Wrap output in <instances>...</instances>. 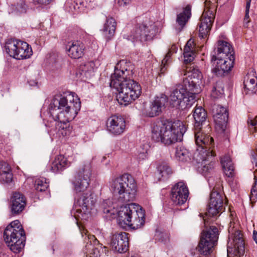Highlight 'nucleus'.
Wrapping results in <instances>:
<instances>
[{
	"label": "nucleus",
	"instance_id": "nucleus-1",
	"mask_svg": "<svg viewBox=\"0 0 257 257\" xmlns=\"http://www.w3.org/2000/svg\"><path fill=\"white\" fill-rule=\"evenodd\" d=\"M81 108L79 98L74 92H68L55 96L49 106V114L56 121L55 127L51 128L50 135L60 137L70 133L68 122L73 120Z\"/></svg>",
	"mask_w": 257,
	"mask_h": 257
},
{
	"label": "nucleus",
	"instance_id": "nucleus-2",
	"mask_svg": "<svg viewBox=\"0 0 257 257\" xmlns=\"http://www.w3.org/2000/svg\"><path fill=\"white\" fill-rule=\"evenodd\" d=\"M133 67L130 62L119 61L111 75L110 86L116 90L117 100L120 105H126L137 99L141 93V87L133 79Z\"/></svg>",
	"mask_w": 257,
	"mask_h": 257
},
{
	"label": "nucleus",
	"instance_id": "nucleus-3",
	"mask_svg": "<svg viewBox=\"0 0 257 257\" xmlns=\"http://www.w3.org/2000/svg\"><path fill=\"white\" fill-rule=\"evenodd\" d=\"M110 202H111L109 199L103 201V212L111 215L117 212L118 223L121 227L124 228L127 226L137 229L144 226L145 222V213L141 206L135 203L127 204L120 206L116 211L115 210L116 206L114 204H113V206H109L108 208L106 207Z\"/></svg>",
	"mask_w": 257,
	"mask_h": 257
},
{
	"label": "nucleus",
	"instance_id": "nucleus-4",
	"mask_svg": "<svg viewBox=\"0 0 257 257\" xmlns=\"http://www.w3.org/2000/svg\"><path fill=\"white\" fill-rule=\"evenodd\" d=\"M186 131L185 125L180 120L159 121L153 124L152 138L156 142L170 145L181 141Z\"/></svg>",
	"mask_w": 257,
	"mask_h": 257
},
{
	"label": "nucleus",
	"instance_id": "nucleus-5",
	"mask_svg": "<svg viewBox=\"0 0 257 257\" xmlns=\"http://www.w3.org/2000/svg\"><path fill=\"white\" fill-rule=\"evenodd\" d=\"M195 139L197 148L194 153L193 159L197 164H200L198 167H201L203 172H209L214 166V163L211 160L208 164L206 163L214 156L211 150L214 145L213 139L200 127L195 128Z\"/></svg>",
	"mask_w": 257,
	"mask_h": 257
},
{
	"label": "nucleus",
	"instance_id": "nucleus-6",
	"mask_svg": "<svg viewBox=\"0 0 257 257\" xmlns=\"http://www.w3.org/2000/svg\"><path fill=\"white\" fill-rule=\"evenodd\" d=\"M109 188L118 202L126 203L133 201L137 194V184L133 177L124 174L119 177H112L109 182Z\"/></svg>",
	"mask_w": 257,
	"mask_h": 257
},
{
	"label": "nucleus",
	"instance_id": "nucleus-7",
	"mask_svg": "<svg viewBox=\"0 0 257 257\" xmlns=\"http://www.w3.org/2000/svg\"><path fill=\"white\" fill-rule=\"evenodd\" d=\"M4 237L10 249L14 253L20 252L24 248L25 233L20 222L12 221L6 228Z\"/></svg>",
	"mask_w": 257,
	"mask_h": 257
},
{
	"label": "nucleus",
	"instance_id": "nucleus-8",
	"mask_svg": "<svg viewBox=\"0 0 257 257\" xmlns=\"http://www.w3.org/2000/svg\"><path fill=\"white\" fill-rule=\"evenodd\" d=\"M195 93L183 85H179L170 95V105L177 109L184 110L190 108L195 101Z\"/></svg>",
	"mask_w": 257,
	"mask_h": 257
},
{
	"label": "nucleus",
	"instance_id": "nucleus-9",
	"mask_svg": "<svg viewBox=\"0 0 257 257\" xmlns=\"http://www.w3.org/2000/svg\"><path fill=\"white\" fill-rule=\"evenodd\" d=\"M96 201V195L91 191L82 193L77 198L76 202L79 208L74 213L76 219L88 220Z\"/></svg>",
	"mask_w": 257,
	"mask_h": 257
},
{
	"label": "nucleus",
	"instance_id": "nucleus-10",
	"mask_svg": "<svg viewBox=\"0 0 257 257\" xmlns=\"http://www.w3.org/2000/svg\"><path fill=\"white\" fill-rule=\"evenodd\" d=\"M228 240L227 243V256L230 254L240 256L244 251V243L240 231L235 228L234 223H230L228 227Z\"/></svg>",
	"mask_w": 257,
	"mask_h": 257
},
{
	"label": "nucleus",
	"instance_id": "nucleus-11",
	"mask_svg": "<svg viewBox=\"0 0 257 257\" xmlns=\"http://www.w3.org/2000/svg\"><path fill=\"white\" fill-rule=\"evenodd\" d=\"M5 49L11 57L18 60L28 59L33 54L31 46L19 40H9L6 44Z\"/></svg>",
	"mask_w": 257,
	"mask_h": 257
},
{
	"label": "nucleus",
	"instance_id": "nucleus-12",
	"mask_svg": "<svg viewBox=\"0 0 257 257\" xmlns=\"http://www.w3.org/2000/svg\"><path fill=\"white\" fill-rule=\"evenodd\" d=\"M158 33V29L152 22L143 23L132 32L128 38L134 42L135 41H147L152 40Z\"/></svg>",
	"mask_w": 257,
	"mask_h": 257
},
{
	"label": "nucleus",
	"instance_id": "nucleus-13",
	"mask_svg": "<svg viewBox=\"0 0 257 257\" xmlns=\"http://www.w3.org/2000/svg\"><path fill=\"white\" fill-rule=\"evenodd\" d=\"M205 7L199 26V36L201 38H204L209 33L215 18V4L211 2V0H206Z\"/></svg>",
	"mask_w": 257,
	"mask_h": 257
},
{
	"label": "nucleus",
	"instance_id": "nucleus-14",
	"mask_svg": "<svg viewBox=\"0 0 257 257\" xmlns=\"http://www.w3.org/2000/svg\"><path fill=\"white\" fill-rule=\"evenodd\" d=\"M217 239L218 229L215 226H211L208 230L203 231L202 233L197 249L200 254L208 255Z\"/></svg>",
	"mask_w": 257,
	"mask_h": 257
},
{
	"label": "nucleus",
	"instance_id": "nucleus-15",
	"mask_svg": "<svg viewBox=\"0 0 257 257\" xmlns=\"http://www.w3.org/2000/svg\"><path fill=\"white\" fill-rule=\"evenodd\" d=\"M91 175V165L89 163L81 167L73 181L74 190L79 192L85 191L89 185Z\"/></svg>",
	"mask_w": 257,
	"mask_h": 257
},
{
	"label": "nucleus",
	"instance_id": "nucleus-16",
	"mask_svg": "<svg viewBox=\"0 0 257 257\" xmlns=\"http://www.w3.org/2000/svg\"><path fill=\"white\" fill-rule=\"evenodd\" d=\"M184 75H186L183 80L185 87L192 91L193 93L198 94L201 91V85L202 84V75L196 68H190Z\"/></svg>",
	"mask_w": 257,
	"mask_h": 257
},
{
	"label": "nucleus",
	"instance_id": "nucleus-17",
	"mask_svg": "<svg viewBox=\"0 0 257 257\" xmlns=\"http://www.w3.org/2000/svg\"><path fill=\"white\" fill-rule=\"evenodd\" d=\"M234 56L230 55V57H224L218 58L212 56V62L216 61L215 67L213 69V72L218 76H223L225 73L228 72L233 67Z\"/></svg>",
	"mask_w": 257,
	"mask_h": 257
},
{
	"label": "nucleus",
	"instance_id": "nucleus-18",
	"mask_svg": "<svg viewBox=\"0 0 257 257\" xmlns=\"http://www.w3.org/2000/svg\"><path fill=\"white\" fill-rule=\"evenodd\" d=\"M107 131L114 136L122 134L126 128L125 120L120 115H112L108 118L106 123Z\"/></svg>",
	"mask_w": 257,
	"mask_h": 257
},
{
	"label": "nucleus",
	"instance_id": "nucleus-19",
	"mask_svg": "<svg viewBox=\"0 0 257 257\" xmlns=\"http://www.w3.org/2000/svg\"><path fill=\"white\" fill-rule=\"evenodd\" d=\"M168 101V98L163 94L155 97L151 102L149 107L145 110L144 115L150 117L159 115L165 108Z\"/></svg>",
	"mask_w": 257,
	"mask_h": 257
},
{
	"label": "nucleus",
	"instance_id": "nucleus-20",
	"mask_svg": "<svg viewBox=\"0 0 257 257\" xmlns=\"http://www.w3.org/2000/svg\"><path fill=\"white\" fill-rule=\"evenodd\" d=\"M213 116L216 129L221 133L224 132L228 117L226 108L219 105H215L213 108Z\"/></svg>",
	"mask_w": 257,
	"mask_h": 257
},
{
	"label": "nucleus",
	"instance_id": "nucleus-21",
	"mask_svg": "<svg viewBox=\"0 0 257 257\" xmlns=\"http://www.w3.org/2000/svg\"><path fill=\"white\" fill-rule=\"evenodd\" d=\"M189 190L186 184L183 182L176 184L172 188L171 200L176 205H182L188 199Z\"/></svg>",
	"mask_w": 257,
	"mask_h": 257
},
{
	"label": "nucleus",
	"instance_id": "nucleus-22",
	"mask_svg": "<svg viewBox=\"0 0 257 257\" xmlns=\"http://www.w3.org/2000/svg\"><path fill=\"white\" fill-rule=\"evenodd\" d=\"M223 204V196L217 191H212L208 204V214L214 216L222 212L224 210Z\"/></svg>",
	"mask_w": 257,
	"mask_h": 257
},
{
	"label": "nucleus",
	"instance_id": "nucleus-23",
	"mask_svg": "<svg viewBox=\"0 0 257 257\" xmlns=\"http://www.w3.org/2000/svg\"><path fill=\"white\" fill-rule=\"evenodd\" d=\"M125 232L112 235L110 242L112 249L119 253H124L128 250V239Z\"/></svg>",
	"mask_w": 257,
	"mask_h": 257
},
{
	"label": "nucleus",
	"instance_id": "nucleus-24",
	"mask_svg": "<svg viewBox=\"0 0 257 257\" xmlns=\"http://www.w3.org/2000/svg\"><path fill=\"white\" fill-rule=\"evenodd\" d=\"M85 47L80 41H72L68 43L66 51L69 57L72 59H79L84 55Z\"/></svg>",
	"mask_w": 257,
	"mask_h": 257
},
{
	"label": "nucleus",
	"instance_id": "nucleus-25",
	"mask_svg": "<svg viewBox=\"0 0 257 257\" xmlns=\"http://www.w3.org/2000/svg\"><path fill=\"white\" fill-rule=\"evenodd\" d=\"M214 54L212 56L218 58L224 57H230V55L234 56V51L232 46L224 40H219L217 44V49L214 50Z\"/></svg>",
	"mask_w": 257,
	"mask_h": 257
},
{
	"label": "nucleus",
	"instance_id": "nucleus-26",
	"mask_svg": "<svg viewBox=\"0 0 257 257\" xmlns=\"http://www.w3.org/2000/svg\"><path fill=\"white\" fill-rule=\"evenodd\" d=\"M11 201V211L13 213L18 214L24 210L26 202L22 194L17 192L14 193Z\"/></svg>",
	"mask_w": 257,
	"mask_h": 257
},
{
	"label": "nucleus",
	"instance_id": "nucleus-27",
	"mask_svg": "<svg viewBox=\"0 0 257 257\" xmlns=\"http://www.w3.org/2000/svg\"><path fill=\"white\" fill-rule=\"evenodd\" d=\"M116 23L112 17L106 18L102 28L100 30L103 35L107 40H110L114 35Z\"/></svg>",
	"mask_w": 257,
	"mask_h": 257
},
{
	"label": "nucleus",
	"instance_id": "nucleus-28",
	"mask_svg": "<svg viewBox=\"0 0 257 257\" xmlns=\"http://www.w3.org/2000/svg\"><path fill=\"white\" fill-rule=\"evenodd\" d=\"M70 163L63 155H59L55 157L50 167L51 171L53 173L61 171L70 166Z\"/></svg>",
	"mask_w": 257,
	"mask_h": 257
},
{
	"label": "nucleus",
	"instance_id": "nucleus-29",
	"mask_svg": "<svg viewBox=\"0 0 257 257\" xmlns=\"http://www.w3.org/2000/svg\"><path fill=\"white\" fill-rule=\"evenodd\" d=\"M195 51L194 41L192 39H190L184 48V61L185 64L190 63L194 59Z\"/></svg>",
	"mask_w": 257,
	"mask_h": 257
},
{
	"label": "nucleus",
	"instance_id": "nucleus-30",
	"mask_svg": "<svg viewBox=\"0 0 257 257\" xmlns=\"http://www.w3.org/2000/svg\"><path fill=\"white\" fill-rule=\"evenodd\" d=\"M13 180L11 167L5 162H0V182L10 183Z\"/></svg>",
	"mask_w": 257,
	"mask_h": 257
},
{
	"label": "nucleus",
	"instance_id": "nucleus-31",
	"mask_svg": "<svg viewBox=\"0 0 257 257\" xmlns=\"http://www.w3.org/2000/svg\"><path fill=\"white\" fill-rule=\"evenodd\" d=\"M220 161L225 174L228 177H232L234 167L230 156L228 155L223 156L221 158Z\"/></svg>",
	"mask_w": 257,
	"mask_h": 257
},
{
	"label": "nucleus",
	"instance_id": "nucleus-32",
	"mask_svg": "<svg viewBox=\"0 0 257 257\" xmlns=\"http://www.w3.org/2000/svg\"><path fill=\"white\" fill-rule=\"evenodd\" d=\"M193 117L195 120V128L200 127V125L205 121L206 113L202 106L196 107L193 113Z\"/></svg>",
	"mask_w": 257,
	"mask_h": 257
},
{
	"label": "nucleus",
	"instance_id": "nucleus-33",
	"mask_svg": "<svg viewBox=\"0 0 257 257\" xmlns=\"http://www.w3.org/2000/svg\"><path fill=\"white\" fill-rule=\"evenodd\" d=\"M191 154L184 147H178L175 153L176 159L180 162H188L191 160Z\"/></svg>",
	"mask_w": 257,
	"mask_h": 257
},
{
	"label": "nucleus",
	"instance_id": "nucleus-34",
	"mask_svg": "<svg viewBox=\"0 0 257 257\" xmlns=\"http://www.w3.org/2000/svg\"><path fill=\"white\" fill-rule=\"evenodd\" d=\"M158 174L157 177L159 180H165L167 179L172 174V170L166 164H162L158 167Z\"/></svg>",
	"mask_w": 257,
	"mask_h": 257
},
{
	"label": "nucleus",
	"instance_id": "nucleus-35",
	"mask_svg": "<svg viewBox=\"0 0 257 257\" xmlns=\"http://www.w3.org/2000/svg\"><path fill=\"white\" fill-rule=\"evenodd\" d=\"M191 16V8L187 6L184 9L183 12L177 16V22L181 28H183L190 18Z\"/></svg>",
	"mask_w": 257,
	"mask_h": 257
},
{
	"label": "nucleus",
	"instance_id": "nucleus-36",
	"mask_svg": "<svg viewBox=\"0 0 257 257\" xmlns=\"http://www.w3.org/2000/svg\"><path fill=\"white\" fill-rule=\"evenodd\" d=\"M96 68L97 66L94 62L90 61L86 62L84 65L80 66V69L82 71L80 74L81 75H85L86 77H90Z\"/></svg>",
	"mask_w": 257,
	"mask_h": 257
},
{
	"label": "nucleus",
	"instance_id": "nucleus-37",
	"mask_svg": "<svg viewBox=\"0 0 257 257\" xmlns=\"http://www.w3.org/2000/svg\"><path fill=\"white\" fill-rule=\"evenodd\" d=\"M224 94V86L221 81L217 82L212 88L211 96L212 98H218Z\"/></svg>",
	"mask_w": 257,
	"mask_h": 257
},
{
	"label": "nucleus",
	"instance_id": "nucleus-38",
	"mask_svg": "<svg viewBox=\"0 0 257 257\" xmlns=\"http://www.w3.org/2000/svg\"><path fill=\"white\" fill-rule=\"evenodd\" d=\"M244 88L247 90L248 93H254L257 90L256 78L246 79L244 82Z\"/></svg>",
	"mask_w": 257,
	"mask_h": 257
},
{
	"label": "nucleus",
	"instance_id": "nucleus-39",
	"mask_svg": "<svg viewBox=\"0 0 257 257\" xmlns=\"http://www.w3.org/2000/svg\"><path fill=\"white\" fill-rule=\"evenodd\" d=\"M49 186L48 180L44 177L40 178L35 181V188L39 192L45 191Z\"/></svg>",
	"mask_w": 257,
	"mask_h": 257
},
{
	"label": "nucleus",
	"instance_id": "nucleus-40",
	"mask_svg": "<svg viewBox=\"0 0 257 257\" xmlns=\"http://www.w3.org/2000/svg\"><path fill=\"white\" fill-rule=\"evenodd\" d=\"M178 50V47L176 45H173L171 48L170 49L168 53L166 55L165 57L162 61V65H164L163 67L161 68V72L163 73L164 72V67H165V64L167 63L169 59L171 57V55L173 53H176Z\"/></svg>",
	"mask_w": 257,
	"mask_h": 257
},
{
	"label": "nucleus",
	"instance_id": "nucleus-41",
	"mask_svg": "<svg viewBox=\"0 0 257 257\" xmlns=\"http://www.w3.org/2000/svg\"><path fill=\"white\" fill-rule=\"evenodd\" d=\"M257 124V116L255 117L248 116L247 124L250 132L254 133L257 131V127L255 126Z\"/></svg>",
	"mask_w": 257,
	"mask_h": 257
},
{
	"label": "nucleus",
	"instance_id": "nucleus-42",
	"mask_svg": "<svg viewBox=\"0 0 257 257\" xmlns=\"http://www.w3.org/2000/svg\"><path fill=\"white\" fill-rule=\"evenodd\" d=\"M142 151H140L138 155L139 161H142L148 158L149 146L148 145H144Z\"/></svg>",
	"mask_w": 257,
	"mask_h": 257
},
{
	"label": "nucleus",
	"instance_id": "nucleus-43",
	"mask_svg": "<svg viewBox=\"0 0 257 257\" xmlns=\"http://www.w3.org/2000/svg\"><path fill=\"white\" fill-rule=\"evenodd\" d=\"M82 235L83 236L84 235L86 236L85 239L86 238H87L88 240L90 242V244L87 245L88 246H92V243L93 242V244H96V238L93 235H91L88 233V231L86 230H83L82 232H81Z\"/></svg>",
	"mask_w": 257,
	"mask_h": 257
},
{
	"label": "nucleus",
	"instance_id": "nucleus-44",
	"mask_svg": "<svg viewBox=\"0 0 257 257\" xmlns=\"http://www.w3.org/2000/svg\"><path fill=\"white\" fill-rule=\"evenodd\" d=\"M90 257H100L101 254L99 250L96 248L92 246V250L89 253Z\"/></svg>",
	"mask_w": 257,
	"mask_h": 257
},
{
	"label": "nucleus",
	"instance_id": "nucleus-45",
	"mask_svg": "<svg viewBox=\"0 0 257 257\" xmlns=\"http://www.w3.org/2000/svg\"><path fill=\"white\" fill-rule=\"evenodd\" d=\"M132 0H117V4L119 7H125L129 5Z\"/></svg>",
	"mask_w": 257,
	"mask_h": 257
},
{
	"label": "nucleus",
	"instance_id": "nucleus-46",
	"mask_svg": "<svg viewBox=\"0 0 257 257\" xmlns=\"http://www.w3.org/2000/svg\"><path fill=\"white\" fill-rule=\"evenodd\" d=\"M249 8H245V14L244 19V23L245 25H247L249 22Z\"/></svg>",
	"mask_w": 257,
	"mask_h": 257
},
{
	"label": "nucleus",
	"instance_id": "nucleus-47",
	"mask_svg": "<svg viewBox=\"0 0 257 257\" xmlns=\"http://www.w3.org/2000/svg\"><path fill=\"white\" fill-rule=\"evenodd\" d=\"M256 156H257V155L254 152H253L251 153V161L252 164L253 165H254V166L255 167L257 166V157H256Z\"/></svg>",
	"mask_w": 257,
	"mask_h": 257
},
{
	"label": "nucleus",
	"instance_id": "nucleus-48",
	"mask_svg": "<svg viewBox=\"0 0 257 257\" xmlns=\"http://www.w3.org/2000/svg\"><path fill=\"white\" fill-rule=\"evenodd\" d=\"M257 196V189H256V187H255V186H253L251 189V192H250V199H251L252 198H253V197H256Z\"/></svg>",
	"mask_w": 257,
	"mask_h": 257
},
{
	"label": "nucleus",
	"instance_id": "nucleus-49",
	"mask_svg": "<svg viewBox=\"0 0 257 257\" xmlns=\"http://www.w3.org/2000/svg\"><path fill=\"white\" fill-rule=\"evenodd\" d=\"M34 3L39 5H46L50 0H33Z\"/></svg>",
	"mask_w": 257,
	"mask_h": 257
},
{
	"label": "nucleus",
	"instance_id": "nucleus-50",
	"mask_svg": "<svg viewBox=\"0 0 257 257\" xmlns=\"http://www.w3.org/2000/svg\"><path fill=\"white\" fill-rule=\"evenodd\" d=\"M28 83L29 84L30 86H37L38 84V82L35 80H30L28 81Z\"/></svg>",
	"mask_w": 257,
	"mask_h": 257
},
{
	"label": "nucleus",
	"instance_id": "nucleus-51",
	"mask_svg": "<svg viewBox=\"0 0 257 257\" xmlns=\"http://www.w3.org/2000/svg\"><path fill=\"white\" fill-rule=\"evenodd\" d=\"M253 238L255 243L257 244V232L254 230L253 232Z\"/></svg>",
	"mask_w": 257,
	"mask_h": 257
},
{
	"label": "nucleus",
	"instance_id": "nucleus-52",
	"mask_svg": "<svg viewBox=\"0 0 257 257\" xmlns=\"http://www.w3.org/2000/svg\"><path fill=\"white\" fill-rule=\"evenodd\" d=\"M251 1V0H246L245 8H250Z\"/></svg>",
	"mask_w": 257,
	"mask_h": 257
},
{
	"label": "nucleus",
	"instance_id": "nucleus-53",
	"mask_svg": "<svg viewBox=\"0 0 257 257\" xmlns=\"http://www.w3.org/2000/svg\"><path fill=\"white\" fill-rule=\"evenodd\" d=\"M18 10L20 11L21 12H25L26 11V9L24 7H22V10H19L18 8Z\"/></svg>",
	"mask_w": 257,
	"mask_h": 257
},
{
	"label": "nucleus",
	"instance_id": "nucleus-54",
	"mask_svg": "<svg viewBox=\"0 0 257 257\" xmlns=\"http://www.w3.org/2000/svg\"><path fill=\"white\" fill-rule=\"evenodd\" d=\"M131 257H140V256H139V255L135 254L132 255Z\"/></svg>",
	"mask_w": 257,
	"mask_h": 257
},
{
	"label": "nucleus",
	"instance_id": "nucleus-55",
	"mask_svg": "<svg viewBox=\"0 0 257 257\" xmlns=\"http://www.w3.org/2000/svg\"><path fill=\"white\" fill-rule=\"evenodd\" d=\"M213 1L214 3H215V2H216V0H213Z\"/></svg>",
	"mask_w": 257,
	"mask_h": 257
},
{
	"label": "nucleus",
	"instance_id": "nucleus-56",
	"mask_svg": "<svg viewBox=\"0 0 257 257\" xmlns=\"http://www.w3.org/2000/svg\"><path fill=\"white\" fill-rule=\"evenodd\" d=\"M256 151L257 152V145H256Z\"/></svg>",
	"mask_w": 257,
	"mask_h": 257
},
{
	"label": "nucleus",
	"instance_id": "nucleus-57",
	"mask_svg": "<svg viewBox=\"0 0 257 257\" xmlns=\"http://www.w3.org/2000/svg\"><path fill=\"white\" fill-rule=\"evenodd\" d=\"M208 130H209V131H210V128L208 127Z\"/></svg>",
	"mask_w": 257,
	"mask_h": 257
}]
</instances>
